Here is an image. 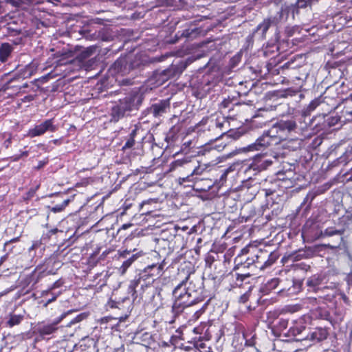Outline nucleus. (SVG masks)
<instances>
[{
    "mask_svg": "<svg viewBox=\"0 0 352 352\" xmlns=\"http://www.w3.org/2000/svg\"><path fill=\"white\" fill-rule=\"evenodd\" d=\"M288 326V320L285 318H280L277 322V324H275V327L276 329L279 331H283L287 329Z\"/></svg>",
    "mask_w": 352,
    "mask_h": 352,
    "instance_id": "nucleus-39",
    "label": "nucleus"
},
{
    "mask_svg": "<svg viewBox=\"0 0 352 352\" xmlns=\"http://www.w3.org/2000/svg\"><path fill=\"white\" fill-rule=\"evenodd\" d=\"M278 284V278H272L265 285V286L263 288V291L265 292H268L272 289H276Z\"/></svg>",
    "mask_w": 352,
    "mask_h": 352,
    "instance_id": "nucleus-33",
    "label": "nucleus"
},
{
    "mask_svg": "<svg viewBox=\"0 0 352 352\" xmlns=\"http://www.w3.org/2000/svg\"><path fill=\"white\" fill-rule=\"evenodd\" d=\"M161 3L166 6H169V7H172L173 6L174 3H175V0H158Z\"/></svg>",
    "mask_w": 352,
    "mask_h": 352,
    "instance_id": "nucleus-51",
    "label": "nucleus"
},
{
    "mask_svg": "<svg viewBox=\"0 0 352 352\" xmlns=\"http://www.w3.org/2000/svg\"><path fill=\"white\" fill-rule=\"evenodd\" d=\"M8 30L11 36H15V35L19 34L21 32V31L19 30L11 29L10 28H8Z\"/></svg>",
    "mask_w": 352,
    "mask_h": 352,
    "instance_id": "nucleus-58",
    "label": "nucleus"
},
{
    "mask_svg": "<svg viewBox=\"0 0 352 352\" xmlns=\"http://www.w3.org/2000/svg\"><path fill=\"white\" fill-rule=\"evenodd\" d=\"M328 335L329 333L326 328L318 327L308 333L306 337H300L299 338H295V340L296 341L309 340L313 342H318L327 339Z\"/></svg>",
    "mask_w": 352,
    "mask_h": 352,
    "instance_id": "nucleus-14",
    "label": "nucleus"
},
{
    "mask_svg": "<svg viewBox=\"0 0 352 352\" xmlns=\"http://www.w3.org/2000/svg\"><path fill=\"white\" fill-rule=\"evenodd\" d=\"M51 274V271L47 272L43 265H39L25 277L24 283L27 285H32V286H34L41 279Z\"/></svg>",
    "mask_w": 352,
    "mask_h": 352,
    "instance_id": "nucleus-13",
    "label": "nucleus"
},
{
    "mask_svg": "<svg viewBox=\"0 0 352 352\" xmlns=\"http://www.w3.org/2000/svg\"><path fill=\"white\" fill-rule=\"evenodd\" d=\"M322 103L320 98H315L313 100L309 105L305 109H304L303 113L307 116L310 114V113L314 111L317 107H318Z\"/></svg>",
    "mask_w": 352,
    "mask_h": 352,
    "instance_id": "nucleus-30",
    "label": "nucleus"
},
{
    "mask_svg": "<svg viewBox=\"0 0 352 352\" xmlns=\"http://www.w3.org/2000/svg\"><path fill=\"white\" fill-rule=\"evenodd\" d=\"M209 127L212 129H219L220 137L228 131L229 123L223 116L217 117L215 119L211 118L209 120Z\"/></svg>",
    "mask_w": 352,
    "mask_h": 352,
    "instance_id": "nucleus-16",
    "label": "nucleus"
},
{
    "mask_svg": "<svg viewBox=\"0 0 352 352\" xmlns=\"http://www.w3.org/2000/svg\"><path fill=\"white\" fill-rule=\"evenodd\" d=\"M233 99H231L230 97L228 98H225L219 104V108L223 111L226 109H228L229 112L231 110H233L232 107L234 105L238 106L240 104L239 102L233 103Z\"/></svg>",
    "mask_w": 352,
    "mask_h": 352,
    "instance_id": "nucleus-29",
    "label": "nucleus"
},
{
    "mask_svg": "<svg viewBox=\"0 0 352 352\" xmlns=\"http://www.w3.org/2000/svg\"><path fill=\"white\" fill-rule=\"evenodd\" d=\"M23 319H24L23 315L11 314L8 320L6 322V324L9 327H12L15 325L19 324L23 321Z\"/></svg>",
    "mask_w": 352,
    "mask_h": 352,
    "instance_id": "nucleus-28",
    "label": "nucleus"
},
{
    "mask_svg": "<svg viewBox=\"0 0 352 352\" xmlns=\"http://www.w3.org/2000/svg\"><path fill=\"white\" fill-rule=\"evenodd\" d=\"M186 281L183 280L179 283L173 291V295L175 297V300H181V301L185 302L183 305L186 308H188L197 303L200 300L196 297V292L191 291L190 287L186 288L184 287Z\"/></svg>",
    "mask_w": 352,
    "mask_h": 352,
    "instance_id": "nucleus-7",
    "label": "nucleus"
},
{
    "mask_svg": "<svg viewBox=\"0 0 352 352\" xmlns=\"http://www.w3.org/2000/svg\"><path fill=\"white\" fill-rule=\"evenodd\" d=\"M318 0H297L294 6L299 11L300 8H311L313 4L316 3Z\"/></svg>",
    "mask_w": 352,
    "mask_h": 352,
    "instance_id": "nucleus-31",
    "label": "nucleus"
},
{
    "mask_svg": "<svg viewBox=\"0 0 352 352\" xmlns=\"http://www.w3.org/2000/svg\"><path fill=\"white\" fill-rule=\"evenodd\" d=\"M351 102V100H350L349 98L345 99L342 102L344 106L340 116L343 123L349 122L352 120V107Z\"/></svg>",
    "mask_w": 352,
    "mask_h": 352,
    "instance_id": "nucleus-23",
    "label": "nucleus"
},
{
    "mask_svg": "<svg viewBox=\"0 0 352 352\" xmlns=\"http://www.w3.org/2000/svg\"><path fill=\"white\" fill-rule=\"evenodd\" d=\"M186 162H187L184 160H177L175 161H174L173 162H172L171 169L173 170V169L177 168V167L182 166H183V164L184 163H186Z\"/></svg>",
    "mask_w": 352,
    "mask_h": 352,
    "instance_id": "nucleus-46",
    "label": "nucleus"
},
{
    "mask_svg": "<svg viewBox=\"0 0 352 352\" xmlns=\"http://www.w3.org/2000/svg\"><path fill=\"white\" fill-rule=\"evenodd\" d=\"M69 202V199H65L64 201H63L61 204H57L53 207L48 206V208H50V210L54 213L59 212L63 211L65 208V207L68 205Z\"/></svg>",
    "mask_w": 352,
    "mask_h": 352,
    "instance_id": "nucleus-37",
    "label": "nucleus"
},
{
    "mask_svg": "<svg viewBox=\"0 0 352 352\" xmlns=\"http://www.w3.org/2000/svg\"><path fill=\"white\" fill-rule=\"evenodd\" d=\"M118 254L120 258H125V261L122 262L119 268V272L121 274H125L133 262L144 254L142 251L137 252L135 249L133 250V251L128 250L119 251Z\"/></svg>",
    "mask_w": 352,
    "mask_h": 352,
    "instance_id": "nucleus-10",
    "label": "nucleus"
},
{
    "mask_svg": "<svg viewBox=\"0 0 352 352\" xmlns=\"http://www.w3.org/2000/svg\"><path fill=\"white\" fill-rule=\"evenodd\" d=\"M5 1L7 3H10L16 8H18L21 3V0H5Z\"/></svg>",
    "mask_w": 352,
    "mask_h": 352,
    "instance_id": "nucleus-50",
    "label": "nucleus"
},
{
    "mask_svg": "<svg viewBox=\"0 0 352 352\" xmlns=\"http://www.w3.org/2000/svg\"><path fill=\"white\" fill-rule=\"evenodd\" d=\"M12 46L8 43H4L0 45V61L4 63L8 60L12 52Z\"/></svg>",
    "mask_w": 352,
    "mask_h": 352,
    "instance_id": "nucleus-26",
    "label": "nucleus"
},
{
    "mask_svg": "<svg viewBox=\"0 0 352 352\" xmlns=\"http://www.w3.org/2000/svg\"><path fill=\"white\" fill-rule=\"evenodd\" d=\"M230 276H232V281L234 282V284L236 285V286H241L243 283L244 281L246 280V279L248 278H245V277H241V276H238V272H234L232 270V272L230 273Z\"/></svg>",
    "mask_w": 352,
    "mask_h": 352,
    "instance_id": "nucleus-36",
    "label": "nucleus"
},
{
    "mask_svg": "<svg viewBox=\"0 0 352 352\" xmlns=\"http://www.w3.org/2000/svg\"><path fill=\"white\" fill-rule=\"evenodd\" d=\"M315 197H316V195L314 193H313V192L308 193L306 197L305 198L302 204H305L307 202H309V204H311L312 201L314 199Z\"/></svg>",
    "mask_w": 352,
    "mask_h": 352,
    "instance_id": "nucleus-48",
    "label": "nucleus"
},
{
    "mask_svg": "<svg viewBox=\"0 0 352 352\" xmlns=\"http://www.w3.org/2000/svg\"><path fill=\"white\" fill-rule=\"evenodd\" d=\"M58 232H59V230L58 228H54V229L49 230L48 232L46 234V235L48 238H50L52 235L56 234Z\"/></svg>",
    "mask_w": 352,
    "mask_h": 352,
    "instance_id": "nucleus-56",
    "label": "nucleus"
},
{
    "mask_svg": "<svg viewBox=\"0 0 352 352\" xmlns=\"http://www.w3.org/2000/svg\"><path fill=\"white\" fill-rule=\"evenodd\" d=\"M302 135V128L299 127L296 121L281 120L274 124L270 129L263 132L255 142L248 145V151H263L272 145L278 144L281 140L289 138L298 140Z\"/></svg>",
    "mask_w": 352,
    "mask_h": 352,
    "instance_id": "nucleus-1",
    "label": "nucleus"
},
{
    "mask_svg": "<svg viewBox=\"0 0 352 352\" xmlns=\"http://www.w3.org/2000/svg\"><path fill=\"white\" fill-rule=\"evenodd\" d=\"M301 252L302 251L299 250L298 252H296L294 254L291 255L290 257L294 260H300L302 258Z\"/></svg>",
    "mask_w": 352,
    "mask_h": 352,
    "instance_id": "nucleus-53",
    "label": "nucleus"
},
{
    "mask_svg": "<svg viewBox=\"0 0 352 352\" xmlns=\"http://www.w3.org/2000/svg\"><path fill=\"white\" fill-rule=\"evenodd\" d=\"M185 304V302L181 301V300H175L173 305L171 308V313L173 314L172 320L170 321V323H173L175 322V319L179 316L181 314L184 312V311L187 309L186 307L183 305Z\"/></svg>",
    "mask_w": 352,
    "mask_h": 352,
    "instance_id": "nucleus-25",
    "label": "nucleus"
},
{
    "mask_svg": "<svg viewBox=\"0 0 352 352\" xmlns=\"http://www.w3.org/2000/svg\"><path fill=\"white\" fill-rule=\"evenodd\" d=\"M248 251L242 250L241 254L234 259V272H238V276L250 278L256 275L258 270L263 269L262 262L259 261L261 256L255 254L252 257L247 256Z\"/></svg>",
    "mask_w": 352,
    "mask_h": 352,
    "instance_id": "nucleus-4",
    "label": "nucleus"
},
{
    "mask_svg": "<svg viewBox=\"0 0 352 352\" xmlns=\"http://www.w3.org/2000/svg\"><path fill=\"white\" fill-rule=\"evenodd\" d=\"M322 143V140L320 138H316L314 140L313 144L316 145H320Z\"/></svg>",
    "mask_w": 352,
    "mask_h": 352,
    "instance_id": "nucleus-64",
    "label": "nucleus"
},
{
    "mask_svg": "<svg viewBox=\"0 0 352 352\" xmlns=\"http://www.w3.org/2000/svg\"><path fill=\"white\" fill-rule=\"evenodd\" d=\"M206 34V31L202 30L200 28L195 26H191L188 29H186L182 32L181 36L186 37L188 39H194L199 36H204Z\"/></svg>",
    "mask_w": 352,
    "mask_h": 352,
    "instance_id": "nucleus-24",
    "label": "nucleus"
},
{
    "mask_svg": "<svg viewBox=\"0 0 352 352\" xmlns=\"http://www.w3.org/2000/svg\"><path fill=\"white\" fill-rule=\"evenodd\" d=\"M305 328L306 327L301 320L295 322L284 334L288 338H295L298 336H301Z\"/></svg>",
    "mask_w": 352,
    "mask_h": 352,
    "instance_id": "nucleus-22",
    "label": "nucleus"
},
{
    "mask_svg": "<svg viewBox=\"0 0 352 352\" xmlns=\"http://www.w3.org/2000/svg\"><path fill=\"white\" fill-rule=\"evenodd\" d=\"M202 83H204V86L201 88V89L206 92L209 91L211 88L209 80L204 78Z\"/></svg>",
    "mask_w": 352,
    "mask_h": 352,
    "instance_id": "nucleus-49",
    "label": "nucleus"
},
{
    "mask_svg": "<svg viewBox=\"0 0 352 352\" xmlns=\"http://www.w3.org/2000/svg\"><path fill=\"white\" fill-rule=\"evenodd\" d=\"M278 14H279L278 17L276 16L274 18L277 21H294L296 20V15L298 14V10L295 6H290L282 8Z\"/></svg>",
    "mask_w": 352,
    "mask_h": 352,
    "instance_id": "nucleus-15",
    "label": "nucleus"
},
{
    "mask_svg": "<svg viewBox=\"0 0 352 352\" xmlns=\"http://www.w3.org/2000/svg\"><path fill=\"white\" fill-rule=\"evenodd\" d=\"M125 64V60L124 59H118L117 60L114 64H113V67L115 68V69L118 72H122V66Z\"/></svg>",
    "mask_w": 352,
    "mask_h": 352,
    "instance_id": "nucleus-44",
    "label": "nucleus"
},
{
    "mask_svg": "<svg viewBox=\"0 0 352 352\" xmlns=\"http://www.w3.org/2000/svg\"><path fill=\"white\" fill-rule=\"evenodd\" d=\"M83 318H84L83 314H80V315L77 316L74 320H72L70 322V323L71 324H75L76 322H78L81 321Z\"/></svg>",
    "mask_w": 352,
    "mask_h": 352,
    "instance_id": "nucleus-54",
    "label": "nucleus"
},
{
    "mask_svg": "<svg viewBox=\"0 0 352 352\" xmlns=\"http://www.w3.org/2000/svg\"><path fill=\"white\" fill-rule=\"evenodd\" d=\"M292 286L287 289L290 294L297 293L300 290L301 283L299 281L292 280Z\"/></svg>",
    "mask_w": 352,
    "mask_h": 352,
    "instance_id": "nucleus-41",
    "label": "nucleus"
},
{
    "mask_svg": "<svg viewBox=\"0 0 352 352\" xmlns=\"http://www.w3.org/2000/svg\"><path fill=\"white\" fill-rule=\"evenodd\" d=\"M135 144V141L132 138H129L122 147L123 151H126L128 148H133Z\"/></svg>",
    "mask_w": 352,
    "mask_h": 352,
    "instance_id": "nucleus-43",
    "label": "nucleus"
},
{
    "mask_svg": "<svg viewBox=\"0 0 352 352\" xmlns=\"http://www.w3.org/2000/svg\"><path fill=\"white\" fill-rule=\"evenodd\" d=\"M259 188H261L263 191H265V196L268 197L274 194L277 188V182L274 180L272 178H266L261 182H258Z\"/></svg>",
    "mask_w": 352,
    "mask_h": 352,
    "instance_id": "nucleus-19",
    "label": "nucleus"
},
{
    "mask_svg": "<svg viewBox=\"0 0 352 352\" xmlns=\"http://www.w3.org/2000/svg\"><path fill=\"white\" fill-rule=\"evenodd\" d=\"M170 109V103L169 99L159 100L152 104L142 113V116L148 117V119L143 122H148L151 121V119L160 120L161 118L169 111ZM141 119H143V117Z\"/></svg>",
    "mask_w": 352,
    "mask_h": 352,
    "instance_id": "nucleus-6",
    "label": "nucleus"
},
{
    "mask_svg": "<svg viewBox=\"0 0 352 352\" xmlns=\"http://www.w3.org/2000/svg\"><path fill=\"white\" fill-rule=\"evenodd\" d=\"M68 313L63 314L60 317L55 319L50 323L42 322L38 324L37 331L42 337L50 336L58 330V324L66 316Z\"/></svg>",
    "mask_w": 352,
    "mask_h": 352,
    "instance_id": "nucleus-12",
    "label": "nucleus"
},
{
    "mask_svg": "<svg viewBox=\"0 0 352 352\" xmlns=\"http://www.w3.org/2000/svg\"><path fill=\"white\" fill-rule=\"evenodd\" d=\"M326 118L324 116H316L311 120V126H313V129L316 133L320 131H327L329 129V125H327Z\"/></svg>",
    "mask_w": 352,
    "mask_h": 352,
    "instance_id": "nucleus-21",
    "label": "nucleus"
},
{
    "mask_svg": "<svg viewBox=\"0 0 352 352\" xmlns=\"http://www.w3.org/2000/svg\"><path fill=\"white\" fill-rule=\"evenodd\" d=\"M48 163V160H42V161H39L37 166H35V169L36 170H39V169H41L44 166H45Z\"/></svg>",
    "mask_w": 352,
    "mask_h": 352,
    "instance_id": "nucleus-52",
    "label": "nucleus"
},
{
    "mask_svg": "<svg viewBox=\"0 0 352 352\" xmlns=\"http://www.w3.org/2000/svg\"><path fill=\"white\" fill-rule=\"evenodd\" d=\"M320 281L321 280L318 276H314L307 279V285L309 287L314 288L315 287L320 285Z\"/></svg>",
    "mask_w": 352,
    "mask_h": 352,
    "instance_id": "nucleus-38",
    "label": "nucleus"
},
{
    "mask_svg": "<svg viewBox=\"0 0 352 352\" xmlns=\"http://www.w3.org/2000/svg\"><path fill=\"white\" fill-rule=\"evenodd\" d=\"M56 57L62 58V59L72 58L74 53L68 49H63L62 50L57 51L55 54Z\"/></svg>",
    "mask_w": 352,
    "mask_h": 352,
    "instance_id": "nucleus-35",
    "label": "nucleus"
},
{
    "mask_svg": "<svg viewBox=\"0 0 352 352\" xmlns=\"http://www.w3.org/2000/svg\"><path fill=\"white\" fill-rule=\"evenodd\" d=\"M62 285V283L60 280H57L54 282L52 285L49 288V291L52 290L54 289L60 287Z\"/></svg>",
    "mask_w": 352,
    "mask_h": 352,
    "instance_id": "nucleus-57",
    "label": "nucleus"
},
{
    "mask_svg": "<svg viewBox=\"0 0 352 352\" xmlns=\"http://www.w3.org/2000/svg\"><path fill=\"white\" fill-rule=\"evenodd\" d=\"M96 50V47L94 46H91L87 47L86 50L82 51L80 54L81 58H87L90 56H91Z\"/></svg>",
    "mask_w": 352,
    "mask_h": 352,
    "instance_id": "nucleus-42",
    "label": "nucleus"
},
{
    "mask_svg": "<svg viewBox=\"0 0 352 352\" xmlns=\"http://www.w3.org/2000/svg\"><path fill=\"white\" fill-rule=\"evenodd\" d=\"M259 189L258 181L250 177L247 180L243 181L241 186V190L249 192L252 197L256 196Z\"/></svg>",
    "mask_w": 352,
    "mask_h": 352,
    "instance_id": "nucleus-18",
    "label": "nucleus"
},
{
    "mask_svg": "<svg viewBox=\"0 0 352 352\" xmlns=\"http://www.w3.org/2000/svg\"><path fill=\"white\" fill-rule=\"evenodd\" d=\"M38 186H37L36 188H30L28 192L25 194V196L24 199L25 200H29L32 199L36 193V190L38 189Z\"/></svg>",
    "mask_w": 352,
    "mask_h": 352,
    "instance_id": "nucleus-47",
    "label": "nucleus"
},
{
    "mask_svg": "<svg viewBox=\"0 0 352 352\" xmlns=\"http://www.w3.org/2000/svg\"><path fill=\"white\" fill-rule=\"evenodd\" d=\"M143 101L141 94L135 92L120 99L111 109V121L118 122L124 116L138 111Z\"/></svg>",
    "mask_w": 352,
    "mask_h": 352,
    "instance_id": "nucleus-3",
    "label": "nucleus"
},
{
    "mask_svg": "<svg viewBox=\"0 0 352 352\" xmlns=\"http://www.w3.org/2000/svg\"><path fill=\"white\" fill-rule=\"evenodd\" d=\"M248 298H249V294L248 293H245V294H243L242 296H241L239 302L245 303L248 300Z\"/></svg>",
    "mask_w": 352,
    "mask_h": 352,
    "instance_id": "nucleus-55",
    "label": "nucleus"
},
{
    "mask_svg": "<svg viewBox=\"0 0 352 352\" xmlns=\"http://www.w3.org/2000/svg\"><path fill=\"white\" fill-rule=\"evenodd\" d=\"M254 344H255V341H254V336L252 337L250 339L245 340V345H247V346H252Z\"/></svg>",
    "mask_w": 352,
    "mask_h": 352,
    "instance_id": "nucleus-60",
    "label": "nucleus"
},
{
    "mask_svg": "<svg viewBox=\"0 0 352 352\" xmlns=\"http://www.w3.org/2000/svg\"><path fill=\"white\" fill-rule=\"evenodd\" d=\"M324 117L326 118V120H327V124L329 125V129L332 126H334L336 124H338V122H341V123H343V122H342V118L340 116H328V115H324Z\"/></svg>",
    "mask_w": 352,
    "mask_h": 352,
    "instance_id": "nucleus-32",
    "label": "nucleus"
},
{
    "mask_svg": "<svg viewBox=\"0 0 352 352\" xmlns=\"http://www.w3.org/2000/svg\"><path fill=\"white\" fill-rule=\"evenodd\" d=\"M206 170V168L198 166L195 167L192 172L187 175L186 177H179L178 182L180 184H183L186 182L197 184L199 181L202 180V179L199 178L203 173Z\"/></svg>",
    "mask_w": 352,
    "mask_h": 352,
    "instance_id": "nucleus-17",
    "label": "nucleus"
},
{
    "mask_svg": "<svg viewBox=\"0 0 352 352\" xmlns=\"http://www.w3.org/2000/svg\"><path fill=\"white\" fill-rule=\"evenodd\" d=\"M149 274L141 270L134 279L130 281L128 291L133 300L139 298L145 302H152L155 296L162 298V289L154 285Z\"/></svg>",
    "mask_w": 352,
    "mask_h": 352,
    "instance_id": "nucleus-2",
    "label": "nucleus"
},
{
    "mask_svg": "<svg viewBox=\"0 0 352 352\" xmlns=\"http://www.w3.org/2000/svg\"><path fill=\"white\" fill-rule=\"evenodd\" d=\"M60 292L56 295H54L52 298H49L46 302L45 303L44 306L47 307L50 303L54 302L57 298L58 296L59 295Z\"/></svg>",
    "mask_w": 352,
    "mask_h": 352,
    "instance_id": "nucleus-59",
    "label": "nucleus"
},
{
    "mask_svg": "<svg viewBox=\"0 0 352 352\" xmlns=\"http://www.w3.org/2000/svg\"><path fill=\"white\" fill-rule=\"evenodd\" d=\"M311 317L314 319L324 320L334 325L341 318L333 317L329 309L325 306H319L311 311Z\"/></svg>",
    "mask_w": 352,
    "mask_h": 352,
    "instance_id": "nucleus-11",
    "label": "nucleus"
},
{
    "mask_svg": "<svg viewBox=\"0 0 352 352\" xmlns=\"http://www.w3.org/2000/svg\"><path fill=\"white\" fill-rule=\"evenodd\" d=\"M273 164V160L271 158L267 157L266 153H259L255 155L252 162L245 169V173L253 175H256L262 170H265L267 167Z\"/></svg>",
    "mask_w": 352,
    "mask_h": 352,
    "instance_id": "nucleus-8",
    "label": "nucleus"
},
{
    "mask_svg": "<svg viewBox=\"0 0 352 352\" xmlns=\"http://www.w3.org/2000/svg\"><path fill=\"white\" fill-rule=\"evenodd\" d=\"M270 28V23H260L256 29V33L259 34V32H261V34L262 37L265 36L266 32Z\"/></svg>",
    "mask_w": 352,
    "mask_h": 352,
    "instance_id": "nucleus-40",
    "label": "nucleus"
},
{
    "mask_svg": "<svg viewBox=\"0 0 352 352\" xmlns=\"http://www.w3.org/2000/svg\"><path fill=\"white\" fill-rule=\"evenodd\" d=\"M164 267V263L152 264L146 267L142 271L146 274H149L151 279L155 281L156 279L162 275Z\"/></svg>",
    "mask_w": 352,
    "mask_h": 352,
    "instance_id": "nucleus-20",
    "label": "nucleus"
},
{
    "mask_svg": "<svg viewBox=\"0 0 352 352\" xmlns=\"http://www.w3.org/2000/svg\"><path fill=\"white\" fill-rule=\"evenodd\" d=\"M124 347L123 345H122L120 347H118V348H116L114 349V351L113 352H124Z\"/></svg>",
    "mask_w": 352,
    "mask_h": 352,
    "instance_id": "nucleus-63",
    "label": "nucleus"
},
{
    "mask_svg": "<svg viewBox=\"0 0 352 352\" xmlns=\"http://www.w3.org/2000/svg\"><path fill=\"white\" fill-rule=\"evenodd\" d=\"M138 129L137 127H135L134 129H133L131 131V132L129 134V138H132V139H134L135 140V138L138 133Z\"/></svg>",
    "mask_w": 352,
    "mask_h": 352,
    "instance_id": "nucleus-61",
    "label": "nucleus"
},
{
    "mask_svg": "<svg viewBox=\"0 0 352 352\" xmlns=\"http://www.w3.org/2000/svg\"><path fill=\"white\" fill-rule=\"evenodd\" d=\"M52 142H53V144H54L56 145H60L62 144L63 139L62 138L55 139V140H53Z\"/></svg>",
    "mask_w": 352,
    "mask_h": 352,
    "instance_id": "nucleus-62",
    "label": "nucleus"
},
{
    "mask_svg": "<svg viewBox=\"0 0 352 352\" xmlns=\"http://www.w3.org/2000/svg\"><path fill=\"white\" fill-rule=\"evenodd\" d=\"M57 129L58 126L54 124V118L47 119L29 129L28 136L30 138L41 136L46 132H55Z\"/></svg>",
    "mask_w": 352,
    "mask_h": 352,
    "instance_id": "nucleus-9",
    "label": "nucleus"
},
{
    "mask_svg": "<svg viewBox=\"0 0 352 352\" xmlns=\"http://www.w3.org/2000/svg\"><path fill=\"white\" fill-rule=\"evenodd\" d=\"M260 256L261 258H259V261L262 262L263 269L273 264L277 259V256L273 253L267 255L265 252H261Z\"/></svg>",
    "mask_w": 352,
    "mask_h": 352,
    "instance_id": "nucleus-27",
    "label": "nucleus"
},
{
    "mask_svg": "<svg viewBox=\"0 0 352 352\" xmlns=\"http://www.w3.org/2000/svg\"><path fill=\"white\" fill-rule=\"evenodd\" d=\"M333 235H338L339 236V239L341 240V232L338 230H336L333 228H328L325 229L323 232H321L322 236H331Z\"/></svg>",
    "mask_w": 352,
    "mask_h": 352,
    "instance_id": "nucleus-34",
    "label": "nucleus"
},
{
    "mask_svg": "<svg viewBox=\"0 0 352 352\" xmlns=\"http://www.w3.org/2000/svg\"><path fill=\"white\" fill-rule=\"evenodd\" d=\"M188 65L187 60H179L166 69L155 71L151 80L155 82L156 86L162 85L169 79L179 76L186 69Z\"/></svg>",
    "mask_w": 352,
    "mask_h": 352,
    "instance_id": "nucleus-5",
    "label": "nucleus"
},
{
    "mask_svg": "<svg viewBox=\"0 0 352 352\" xmlns=\"http://www.w3.org/2000/svg\"><path fill=\"white\" fill-rule=\"evenodd\" d=\"M20 11L17 10L16 12H14L12 13H9L5 16V20H12V22L15 23L17 22V20H15L16 15L19 16Z\"/></svg>",
    "mask_w": 352,
    "mask_h": 352,
    "instance_id": "nucleus-45",
    "label": "nucleus"
}]
</instances>
